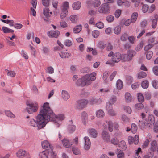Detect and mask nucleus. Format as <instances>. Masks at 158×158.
Listing matches in <instances>:
<instances>
[{"instance_id": "obj_42", "label": "nucleus", "mask_w": 158, "mask_h": 158, "mask_svg": "<svg viewBox=\"0 0 158 158\" xmlns=\"http://www.w3.org/2000/svg\"><path fill=\"white\" fill-rule=\"evenodd\" d=\"M72 150L73 153L75 155H78L80 154V151L78 148H77L73 147L72 148Z\"/></svg>"}, {"instance_id": "obj_52", "label": "nucleus", "mask_w": 158, "mask_h": 158, "mask_svg": "<svg viewBox=\"0 0 158 158\" xmlns=\"http://www.w3.org/2000/svg\"><path fill=\"white\" fill-rule=\"evenodd\" d=\"M135 108L137 109H142L144 107L142 103H138L135 105Z\"/></svg>"}, {"instance_id": "obj_3", "label": "nucleus", "mask_w": 158, "mask_h": 158, "mask_svg": "<svg viewBox=\"0 0 158 158\" xmlns=\"http://www.w3.org/2000/svg\"><path fill=\"white\" fill-rule=\"evenodd\" d=\"M27 105L28 107L25 109V111L27 112L29 114H32L34 112H36L38 108V105L36 103H27Z\"/></svg>"}, {"instance_id": "obj_19", "label": "nucleus", "mask_w": 158, "mask_h": 158, "mask_svg": "<svg viewBox=\"0 0 158 158\" xmlns=\"http://www.w3.org/2000/svg\"><path fill=\"white\" fill-rule=\"evenodd\" d=\"M148 123L147 124L148 127H150L155 123V118L152 115H150L148 116Z\"/></svg>"}, {"instance_id": "obj_8", "label": "nucleus", "mask_w": 158, "mask_h": 158, "mask_svg": "<svg viewBox=\"0 0 158 158\" xmlns=\"http://www.w3.org/2000/svg\"><path fill=\"white\" fill-rule=\"evenodd\" d=\"M128 142L129 144H132L133 143L136 145L138 144L139 142V137L137 135H135L134 137L129 136L128 138Z\"/></svg>"}, {"instance_id": "obj_27", "label": "nucleus", "mask_w": 158, "mask_h": 158, "mask_svg": "<svg viewBox=\"0 0 158 158\" xmlns=\"http://www.w3.org/2000/svg\"><path fill=\"white\" fill-rule=\"evenodd\" d=\"M135 52L133 50H129L127 52V55L130 59V60H131L133 56L135 55Z\"/></svg>"}, {"instance_id": "obj_17", "label": "nucleus", "mask_w": 158, "mask_h": 158, "mask_svg": "<svg viewBox=\"0 0 158 158\" xmlns=\"http://www.w3.org/2000/svg\"><path fill=\"white\" fill-rule=\"evenodd\" d=\"M26 152L22 149L19 150L16 153L17 156L19 158H23L26 154Z\"/></svg>"}, {"instance_id": "obj_29", "label": "nucleus", "mask_w": 158, "mask_h": 158, "mask_svg": "<svg viewBox=\"0 0 158 158\" xmlns=\"http://www.w3.org/2000/svg\"><path fill=\"white\" fill-rule=\"evenodd\" d=\"M116 86L117 89H121L123 86V83L121 80H118L116 82Z\"/></svg>"}, {"instance_id": "obj_25", "label": "nucleus", "mask_w": 158, "mask_h": 158, "mask_svg": "<svg viewBox=\"0 0 158 158\" xmlns=\"http://www.w3.org/2000/svg\"><path fill=\"white\" fill-rule=\"evenodd\" d=\"M101 102V100L100 99H96L94 98H91L90 100V102L91 104H99Z\"/></svg>"}, {"instance_id": "obj_40", "label": "nucleus", "mask_w": 158, "mask_h": 158, "mask_svg": "<svg viewBox=\"0 0 158 158\" xmlns=\"http://www.w3.org/2000/svg\"><path fill=\"white\" fill-rule=\"evenodd\" d=\"M109 71H106L104 72L103 75V79L105 83L107 82V78L109 76Z\"/></svg>"}, {"instance_id": "obj_56", "label": "nucleus", "mask_w": 158, "mask_h": 158, "mask_svg": "<svg viewBox=\"0 0 158 158\" xmlns=\"http://www.w3.org/2000/svg\"><path fill=\"white\" fill-rule=\"evenodd\" d=\"M96 26L99 28H102L104 27V24L101 22H98L95 24Z\"/></svg>"}, {"instance_id": "obj_57", "label": "nucleus", "mask_w": 158, "mask_h": 158, "mask_svg": "<svg viewBox=\"0 0 158 158\" xmlns=\"http://www.w3.org/2000/svg\"><path fill=\"white\" fill-rule=\"evenodd\" d=\"M42 2L44 6L47 7L49 4L50 0H42Z\"/></svg>"}, {"instance_id": "obj_24", "label": "nucleus", "mask_w": 158, "mask_h": 158, "mask_svg": "<svg viewBox=\"0 0 158 158\" xmlns=\"http://www.w3.org/2000/svg\"><path fill=\"white\" fill-rule=\"evenodd\" d=\"M125 96V100L127 102H129L131 101V96L130 93H126Z\"/></svg>"}, {"instance_id": "obj_62", "label": "nucleus", "mask_w": 158, "mask_h": 158, "mask_svg": "<svg viewBox=\"0 0 158 158\" xmlns=\"http://www.w3.org/2000/svg\"><path fill=\"white\" fill-rule=\"evenodd\" d=\"M70 19L73 23L75 22L77 19V16L75 15H71L70 17Z\"/></svg>"}, {"instance_id": "obj_5", "label": "nucleus", "mask_w": 158, "mask_h": 158, "mask_svg": "<svg viewBox=\"0 0 158 158\" xmlns=\"http://www.w3.org/2000/svg\"><path fill=\"white\" fill-rule=\"evenodd\" d=\"M113 126H114V127L116 129H117L118 128V124L115 123L113 124L112 122L111 121L106 122L105 123H104L103 125V127L105 129L108 128L110 132L113 131Z\"/></svg>"}, {"instance_id": "obj_21", "label": "nucleus", "mask_w": 158, "mask_h": 158, "mask_svg": "<svg viewBox=\"0 0 158 158\" xmlns=\"http://www.w3.org/2000/svg\"><path fill=\"white\" fill-rule=\"evenodd\" d=\"M69 53L65 52H61L59 53L60 57L62 58H66L69 57L71 56Z\"/></svg>"}, {"instance_id": "obj_33", "label": "nucleus", "mask_w": 158, "mask_h": 158, "mask_svg": "<svg viewBox=\"0 0 158 158\" xmlns=\"http://www.w3.org/2000/svg\"><path fill=\"white\" fill-rule=\"evenodd\" d=\"M147 76V74L144 72L142 71L139 73L138 74V78L139 79L145 77Z\"/></svg>"}, {"instance_id": "obj_22", "label": "nucleus", "mask_w": 158, "mask_h": 158, "mask_svg": "<svg viewBox=\"0 0 158 158\" xmlns=\"http://www.w3.org/2000/svg\"><path fill=\"white\" fill-rule=\"evenodd\" d=\"M96 116L99 118H101L103 117L105 115L104 112L102 110H98L96 113Z\"/></svg>"}, {"instance_id": "obj_51", "label": "nucleus", "mask_w": 158, "mask_h": 158, "mask_svg": "<svg viewBox=\"0 0 158 158\" xmlns=\"http://www.w3.org/2000/svg\"><path fill=\"white\" fill-rule=\"evenodd\" d=\"M99 35V32L98 30H94L92 32V35L95 38H97Z\"/></svg>"}, {"instance_id": "obj_18", "label": "nucleus", "mask_w": 158, "mask_h": 158, "mask_svg": "<svg viewBox=\"0 0 158 158\" xmlns=\"http://www.w3.org/2000/svg\"><path fill=\"white\" fill-rule=\"evenodd\" d=\"M154 17L155 18L152 20V26L153 28H155L156 27L157 21H158V15H155Z\"/></svg>"}, {"instance_id": "obj_12", "label": "nucleus", "mask_w": 158, "mask_h": 158, "mask_svg": "<svg viewBox=\"0 0 158 158\" xmlns=\"http://www.w3.org/2000/svg\"><path fill=\"white\" fill-rule=\"evenodd\" d=\"M61 142L63 146L66 148L70 147L73 144L72 142H70L68 139L65 138L61 140Z\"/></svg>"}, {"instance_id": "obj_1", "label": "nucleus", "mask_w": 158, "mask_h": 158, "mask_svg": "<svg viewBox=\"0 0 158 158\" xmlns=\"http://www.w3.org/2000/svg\"><path fill=\"white\" fill-rule=\"evenodd\" d=\"M56 115L49 106L47 102L44 103L42 109L36 117L35 119H30L27 121L29 125L33 127H44L49 121H54L56 118Z\"/></svg>"}, {"instance_id": "obj_35", "label": "nucleus", "mask_w": 158, "mask_h": 158, "mask_svg": "<svg viewBox=\"0 0 158 158\" xmlns=\"http://www.w3.org/2000/svg\"><path fill=\"white\" fill-rule=\"evenodd\" d=\"M138 16V14L136 12H134L133 13L131 17V23H134L136 20Z\"/></svg>"}, {"instance_id": "obj_10", "label": "nucleus", "mask_w": 158, "mask_h": 158, "mask_svg": "<svg viewBox=\"0 0 158 158\" xmlns=\"http://www.w3.org/2000/svg\"><path fill=\"white\" fill-rule=\"evenodd\" d=\"M122 60L121 54L119 52H116L113 54L112 57V61L113 63H118Z\"/></svg>"}, {"instance_id": "obj_64", "label": "nucleus", "mask_w": 158, "mask_h": 158, "mask_svg": "<svg viewBox=\"0 0 158 158\" xmlns=\"http://www.w3.org/2000/svg\"><path fill=\"white\" fill-rule=\"evenodd\" d=\"M153 72L154 74L158 76V66H156L153 67L152 69Z\"/></svg>"}, {"instance_id": "obj_45", "label": "nucleus", "mask_w": 158, "mask_h": 158, "mask_svg": "<svg viewBox=\"0 0 158 158\" xmlns=\"http://www.w3.org/2000/svg\"><path fill=\"white\" fill-rule=\"evenodd\" d=\"M121 30V27L119 26H118L116 27L114 29V33L117 35L120 33Z\"/></svg>"}, {"instance_id": "obj_44", "label": "nucleus", "mask_w": 158, "mask_h": 158, "mask_svg": "<svg viewBox=\"0 0 158 158\" xmlns=\"http://www.w3.org/2000/svg\"><path fill=\"white\" fill-rule=\"evenodd\" d=\"M119 147L122 149H125L126 148V145L125 142L124 140H122L119 143Z\"/></svg>"}, {"instance_id": "obj_28", "label": "nucleus", "mask_w": 158, "mask_h": 158, "mask_svg": "<svg viewBox=\"0 0 158 158\" xmlns=\"http://www.w3.org/2000/svg\"><path fill=\"white\" fill-rule=\"evenodd\" d=\"M82 29L81 25H79L75 27L73 29V31L75 33H78L80 32Z\"/></svg>"}, {"instance_id": "obj_49", "label": "nucleus", "mask_w": 158, "mask_h": 158, "mask_svg": "<svg viewBox=\"0 0 158 158\" xmlns=\"http://www.w3.org/2000/svg\"><path fill=\"white\" fill-rule=\"evenodd\" d=\"M44 15L47 17H49L50 16L49 14V9L48 7H45L43 10Z\"/></svg>"}, {"instance_id": "obj_32", "label": "nucleus", "mask_w": 158, "mask_h": 158, "mask_svg": "<svg viewBox=\"0 0 158 158\" xmlns=\"http://www.w3.org/2000/svg\"><path fill=\"white\" fill-rule=\"evenodd\" d=\"M117 101V98L114 95L111 96L109 99L108 102L114 104Z\"/></svg>"}, {"instance_id": "obj_50", "label": "nucleus", "mask_w": 158, "mask_h": 158, "mask_svg": "<svg viewBox=\"0 0 158 158\" xmlns=\"http://www.w3.org/2000/svg\"><path fill=\"white\" fill-rule=\"evenodd\" d=\"M113 104L110 103V102H107L106 104V109L108 111L113 109L112 105Z\"/></svg>"}, {"instance_id": "obj_14", "label": "nucleus", "mask_w": 158, "mask_h": 158, "mask_svg": "<svg viewBox=\"0 0 158 158\" xmlns=\"http://www.w3.org/2000/svg\"><path fill=\"white\" fill-rule=\"evenodd\" d=\"M102 138L105 141L109 142L110 140V136L109 133L105 131H103L102 133Z\"/></svg>"}, {"instance_id": "obj_47", "label": "nucleus", "mask_w": 158, "mask_h": 158, "mask_svg": "<svg viewBox=\"0 0 158 158\" xmlns=\"http://www.w3.org/2000/svg\"><path fill=\"white\" fill-rule=\"evenodd\" d=\"M5 113L6 115L8 117L12 118L15 117V115L10 110L6 111Z\"/></svg>"}, {"instance_id": "obj_58", "label": "nucleus", "mask_w": 158, "mask_h": 158, "mask_svg": "<svg viewBox=\"0 0 158 158\" xmlns=\"http://www.w3.org/2000/svg\"><path fill=\"white\" fill-rule=\"evenodd\" d=\"M111 143L114 145H116L118 143V140L116 137L112 138L111 140Z\"/></svg>"}, {"instance_id": "obj_26", "label": "nucleus", "mask_w": 158, "mask_h": 158, "mask_svg": "<svg viewBox=\"0 0 158 158\" xmlns=\"http://www.w3.org/2000/svg\"><path fill=\"white\" fill-rule=\"evenodd\" d=\"M116 154L118 158H123L124 157V153L120 149H117L116 152Z\"/></svg>"}, {"instance_id": "obj_60", "label": "nucleus", "mask_w": 158, "mask_h": 158, "mask_svg": "<svg viewBox=\"0 0 158 158\" xmlns=\"http://www.w3.org/2000/svg\"><path fill=\"white\" fill-rule=\"evenodd\" d=\"M90 71L89 69L87 68H84L81 69V72L83 73H88Z\"/></svg>"}, {"instance_id": "obj_46", "label": "nucleus", "mask_w": 158, "mask_h": 158, "mask_svg": "<svg viewBox=\"0 0 158 158\" xmlns=\"http://www.w3.org/2000/svg\"><path fill=\"white\" fill-rule=\"evenodd\" d=\"M98 46L101 49L103 50L106 47V44L103 41H100L98 43Z\"/></svg>"}, {"instance_id": "obj_16", "label": "nucleus", "mask_w": 158, "mask_h": 158, "mask_svg": "<svg viewBox=\"0 0 158 158\" xmlns=\"http://www.w3.org/2000/svg\"><path fill=\"white\" fill-rule=\"evenodd\" d=\"M90 136L93 138H95L97 136V132L94 129L91 128L88 130Z\"/></svg>"}, {"instance_id": "obj_41", "label": "nucleus", "mask_w": 158, "mask_h": 158, "mask_svg": "<svg viewBox=\"0 0 158 158\" xmlns=\"http://www.w3.org/2000/svg\"><path fill=\"white\" fill-rule=\"evenodd\" d=\"M6 71L8 72L7 75L11 77H14L15 76L16 73L14 71H9L7 69L5 70Z\"/></svg>"}, {"instance_id": "obj_43", "label": "nucleus", "mask_w": 158, "mask_h": 158, "mask_svg": "<svg viewBox=\"0 0 158 158\" xmlns=\"http://www.w3.org/2000/svg\"><path fill=\"white\" fill-rule=\"evenodd\" d=\"M93 6L95 7H98L101 4L100 0H95L92 2Z\"/></svg>"}, {"instance_id": "obj_30", "label": "nucleus", "mask_w": 158, "mask_h": 158, "mask_svg": "<svg viewBox=\"0 0 158 158\" xmlns=\"http://www.w3.org/2000/svg\"><path fill=\"white\" fill-rule=\"evenodd\" d=\"M68 13V11L66 9L64 8L62 9L61 12L60 14V18L61 19H63L66 16Z\"/></svg>"}, {"instance_id": "obj_63", "label": "nucleus", "mask_w": 158, "mask_h": 158, "mask_svg": "<svg viewBox=\"0 0 158 158\" xmlns=\"http://www.w3.org/2000/svg\"><path fill=\"white\" fill-rule=\"evenodd\" d=\"M152 85L155 89L158 88V82L156 80H154L152 82Z\"/></svg>"}, {"instance_id": "obj_55", "label": "nucleus", "mask_w": 158, "mask_h": 158, "mask_svg": "<svg viewBox=\"0 0 158 158\" xmlns=\"http://www.w3.org/2000/svg\"><path fill=\"white\" fill-rule=\"evenodd\" d=\"M106 50L108 51H110L113 49V46L110 43H108L106 44Z\"/></svg>"}, {"instance_id": "obj_20", "label": "nucleus", "mask_w": 158, "mask_h": 158, "mask_svg": "<svg viewBox=\"0 0 158 158\" xmlns=\"http://www.w3.org/2000/svg\"><path fill=\"white\" fill-rule=\"evenodd\" d=\"M72 7L74 10H78L81 7V3L79 1L76 2L73 4Z\"/></svg>"}, {"instance_id": "obj_7", "label": "nucleus", "mask_w": 158, "mask_h": 158, "mask_svg": "<svg viewBox=\"0 0 158 158\" xmlns=\"http://www.w3.org/2000/svg\"><path fill=\"white\" fill-rule=\"evenodd\" d=\"M41 145L43 148L48 150L50 153L53 152V147L48 141L44 140L42 142Z\"/></svg>"}, {"instance_id": "obj_23", "label": "nucleus", "mask_w": 158, "mask_h": 158, "mask_svg": "<svg viewBox=\"0 0 158 158\" xmlns=\"http://www.w3.org/2000/svg\"><path fill=\"white\" fill-rule=\"evenodd\" d=\"M62 97L64 100L66 101L70 98V95L67 91L65 90H62Z\"/></svg>"}, {"instance_id": "obj_38", "label": "nucleus", "mask_w": 158, "mask_h": 158, "mask_svg": "<svg viewBox=\"0 0 158 158\" xmlns=\"http://www.w3.org/2000/svg\"><path fill=\"white\" fill-rule=\"evenodd\" d=\"M121 57L122 60L123 61H127L130 60L127 54H121Z\"/></svg>"}, {"instance_id": "obj_13", "label": "nucleus", "mask_w": 158, "mask_h": 158, "mask_svg": "<svg viewBox=\"0 0 158 158\" xmlns=\"http://www.w3.org/2000/svg\"><path fill=\"white\" fill-rule=\"evenodd\" d=\"M69 122L70 124H69L68 127V130L70 133H73L74 132L76 129V126L75 125L73 124V121L72 120H69Z\"/></svg>"}, {"instance_id": "obj_31", "label": "nucleus", "mask_w": 158, "mask_h": 158, "mask_svg": "<svg viewBox=\"0 0 158 158\" xmlns=\"http://www.w3.org/2000/svg\"><path fill=\"white\" fill-rule=\"evenodd\" d=\"M2 30L3 32L5 33H13L14 32V30L9 29L5 26H4L2 27Z\"/></svg>"}, {"instance_id": "obj_48", "label": "nucleus", "mask_w": 158, "mask_h": 158, "mask_svg": "<svg viewBox=\"0 0 158 158\" xmlns=\"http://www.w3.org/2000/svg\"><path fill=\"white\" fill-rule=\"evenodd\" d=\"M106 19L108 23H111L114 21V17L111 15H109L106 17Z\"/></svg>"}, {"instance_id": "obj_39", "label": "nucleus", "mask_w": 158, "mask_h": 158, "mask_svg": "<svg viewBox=\"0 0 158 158\" xmlns=\"http://www.w3.org/2000/svg\"><path fill=\"white\" fill-rule=\"evenodd\" d=\"M149 86V82L147 80L143 81L141 83V86L144 89H147Z\"/></svg>"}, {"instance_id": "obj_36", "label": "nucleus", "mask_w": 158, "mask_h": 158, "mask_svg": "<svg viewBox=\"0 0 158 158\" xmlns=\"http://www.w3.org/2000/svg\"><path fill=\"white\" fill-rule=\"evenodd\" d=\"M137 98L138 101L141 103L143 102L144 101V96L140 93H139L138 94Z\"/></svg>"}, {"instance_id": "obj_34", "label": "nucleus", "mask_w": 158, "mask_h": 158, "mask_svg": "<svg viewBox=\"0 0 158 158\" xmlns=\"http://www.w3.org/2000/svg\"><path fill=\"white\" fill-rule=\"evenodd\" d=\"M128 34L126 33H124L122 34L120 37V40L122 41H125L128 38Z\"/></svg>"}, {"instance_id": "obj_4", "label": "nucleus", "mask_w": 158, "mask_h": 158, "mask_svg": "<svg viewBox=\"0 0 158 158\" xmlns=\"http://www.w3.org/2000/svg\"><path fill=\"white\" fill-rule=\"evenodd\" d=\"M151 147L148 151V156L149 158H152L153 156L157 146V142L155 140H153L151 142Z\"/></svg>"}, {"instance_id": "obj_59", "label": "nucleus", "mask_w": 158, "mask_h": 158, "mask_svg": "<svg viewBox=\"0 0 158 158\" xmlns=\"http://www.w3.org/2000/svg\"><path fill=\"white\" fill-rule=\"evenodd\" d=\"M140 85V83L138 82L135 83L131 85V87L133 89H135L138 88Z\"/></svg>"}, {"instance_id": "obj_11", "label": "nucleus", "mask_w": 158, "mask_h": 158, "mask_svg": "<svg viewBox=\"0 0 158 158\" xmlns=\"http://www.w3.org/2000/svg\"><path fill=\"white\" fill-rule=\"evenodd\" d=\"M60 34V31L57 30L50 31L48 33V35L49 37L55 38H57Z\"/></svg>"}, {"instance_id": "obj_9", "label": "nucleus", "mask_w": 158, "mask_h": 158, "mask_svg": "<svg viewBox=\"0 0 158 158\" xmlns=\"http://www.w3.org/2000/svg\"><path fill=\"white\" fill-rule=\"evenodd\" d=\"M88 101L85 99L79 100L77 103V107L78 109H81L84 108L88 103Z\"/></svg>"}, {"instance_id": "obj_6", "label": "nucleus", "mask_w": 158, "mask_h": 158, "mask_svg": "<svg viewBox=\"0 0 158 158\" xmlns=\"http://www.w3.org/2000/svg\"><path fill=\"white\" fill-rule=\"evenodd\" d=\"M98 11L100 13L108 14L110 12V7L108 5L105 3L98 8Z\"/></svg>"}, {"instance_id": "obj_61", "label": "nucleus", "mask_w": 158, "mask_h": 158, "mask_svg": "<svg viewBox=\"0 0 158 158\" xmlns=\"http://www.w3.org/2000/svg\"><path fill=\"white\" fill-rule=\"evenodd\" d=\"M154 45L153 44H149L144 47V50L145 51H148V50L152 48Z\"/></svg>"}, {"instance_id": "obj_15", "label": "nucleus", "mask_w": 158, "mask_h": 158, "mask_svg": "<svg viewBox=\"0 0 158 158\" xmlns=\"http://www.w3.org/2000/svg\"><path fill=\"white\" fill-rule=\"evenodd\" d=\"M50 153L49 151L47 150L40 152L39 153L40 158H48V154Z\"/></svg>"}, {"instance_id": "obj_53", "label": "nucleus", "mask_w": 158, "mask_h": 158, "mask_svg": "<svg viewBox=\"0 0 158 158\" xmlns=\"http://www.w3.org/2000/svg\"><path fill=\"white\" fill-rule=\"evenodd\" d=\"M153 56V52L152 51L148 52L146 54V58L148 60H150Z\"/></svg>"}, {"instance_id": "obj_54", "label": "nucleus", "mask_w": 158, "mask_h": 158, "mask_svg": "<svg viewBox=\"0 0 158 158\" xmlns=\"http://www.w3.org/2000/svg\"><path fill=\"white\" fill-rule=\"evenodd\" d=\"M143 42H141L139 44L136 48V51H138L140 50L143 48Z\"/></svg>"}, {"instance_id": "obj_2", "label": "nucleus", "mask_w": 158, "mask_h": 158, "mask_svg": "<svg viewBox=\"0 0 158 158\" xmlns=\"http://www.w3.org/2000/svg\"><path fill=\"white\" fill-rule=\"evenodd\" d=\"M96 74L93 72L89 75L86 74L83 76L82 78L78 79L76 81V84L78 86L82 87L91 84L92 81L96 79Z\"/></svg>"}, {"instance_id": "obj_37", "label": "nucleus", "mask_w": 158, "mask_h": 158, "mask_svg": "<svg viewBox=\"0 0 158 158\" xmlns=\"http://www.w3.org/2000/svg\"><path fill=\"white\" fill-rule=\"evenodd\" d=\"M137 130V127L135 123H133L131 124V131L133 133L135 134L136 133Z\"/></svg>"}]
</instances>
